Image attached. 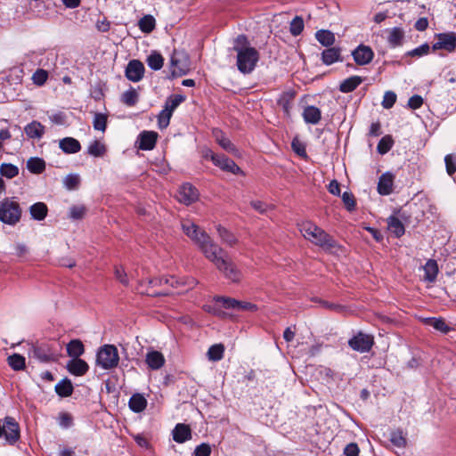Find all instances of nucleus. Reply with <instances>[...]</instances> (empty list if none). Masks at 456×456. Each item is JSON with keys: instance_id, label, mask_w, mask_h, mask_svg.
<instances>
[{"instance_id": "obj_1", "label": "nucleus", "mask_w": 456, "mask_h": 456, "mask_svg": "<svg viewBox=\"0 0 456 456\" xmlns=\"http://www.w3.org/2000/svg\"><path fill=\"white\" fill-rule=\"evenodd\" d=\"M183 232L199 247L205 257L233 282L240 280V273L233 263L228 260L226 253L209 235L190 220L182 222Z\"/></svg>"}, {"instance_id": "obj_2", "label": "nucleus", "mask_w": 456, "mask_h": 456, "mask_svg": "<svg viewBox=\"0 0 456 456\" xmlns=\"http://www.w3.org/2000/svg\"><path fill=\"white\" fill-rule=\"evenodd\" d=\"M234 51L237 53V67L243 74H248L253 71L259 61V53L250 46L247 37L240 35L234 41Z\"/></svg>"}, {"instance_id": "obj_3", "label": "nucleus", "mask_w": 456, "mask_h": 456, "mask_svg": "<svg viewBox=\"0 0 456 456\" xmlns=\"http://www.w3.org/2000/svg\"><path fill=\"white\" fill-rule=\"evenodd\" d=\"M119 355L118 349L113 345H104L102 346L96 356V362L104 370H110L118 366Z\"/></svg>"}, {"instance_id": "obj_4", "label": "nucleus", "mask_w": 456, "mask_h": 456, "mask_svg": "<svg viewBox=\"0 0 456 456\" xmlns=\"http://www.w3.org/2000/svg\"><path fill=\"white\" fill-rule=\"evenodd\" d=\"M21 216V209L18 202L5 199L0 203V220L7 224L13 225Z\"/></svg>"}, {"instance_id": "obj_5", "label": "nucleus", "mask_w": 456, "mask_h": 456, "mask_svg": "<svg viewBox=\"0 0 456 456\" xmlns=\"http://www.w3.org/2000/svg\"><path fill=\"white\" fill-rule=\"evenodd\" d=\"M171 74L173 77H182L190 69V61L186 53L175 51L171 56Z\"/></svg>"}, {"instance_id": "obj_6", "label": "nucleus", "mask_w": 456, "mask_h": 456, "mask_svg": "<svg viewBox=\"0 0 456 456\" xmlns=\"http://www.w3.org/2000/svg\"><path fill=\"white\" fill-rule=\"evenodd\" d=\"M374 344V338L371 335L359 332L348 341L349 346L357 352L367 353Z\"/></svg>"}, {"instance_id": "obj_7", "label": "nucleus", "mask_w": 456, "mask_h": 456, "mask_svg": "<svg viewBox=\"0 0 456 456\" xmlns=\"http://www.w3.org/2000/svg\"><path fill=\"white\" fill-rule=\"evenodd\" d=\"M216 302H221L225 309H233L237 311L255 312L257 306L255 304L247 301H239L232 297H217Z\"/></svg>"}, {"instance_id": "obj_8", "label": "nucleus", "mask_w": 456, "mask_h": 456, "mask_svg": "<svg viewBox=\"0 0 456 456\" xmlns=\"http://www.w3.org/2000/svg\"><path fill=\"white\" fill-rule=\"evenodd\" d=\"M437 41L432 45L433 51L445 50L449 53L456 50V34L453 32L439 33L436 35Z\"/></svg>"}, {"instance_id": "obj_9", "label": "nucleus", "mask_w": 456, "mask_h": 456, "mask_svg": "<svg viewBox=\"0 0 456 456\" xmlns=\"http://www.w3.org/2000/svg\"><path fill=\"white\" fill-rule=\"evenodd\" d=\"M179 202L191 205L199 199L198 190L190 183L183 184L176 194Z\"/></svg>"}, {"instance_id": "obj_10", "label": "nucleus", "mask_w": 456, "mask_h": 456, "mask_svg": "<svg viewBox=\"0 0 456 456\" xmlns=\"http://www.w3.org/2000/svg\"><path fill=\"white\" fill-rule=\"evenodd\" d=\"M315 245L326 251H333L338 248L335 240L321 228L315 226Z\"/></svg>"}, {"instance_id": "obj_11", "label": "nucleus", "mask_w": 456, "mask_h": 456, "mask_svg": "<svg viewBox=\"0 0 456 456\" xmlns=\"http://www.w3.org/2000/svg\"><path fill=\"white\" fill-rule=\"evenodd\" d=\"M212 162L224 171L230 172L235 175L240 174L241 172L239 166L236 165V163L232 159L225 157L224 155L217 154V156H212Z\"/></svg>"}, {"instance_id": "obj_12", "label": "nucleus", "mask_w": 456, "mask_h": 456, "mask_svg": "<svg viewBox=\"0 0 456 456\" xmlns=\"http://www.w3.org/2000/svg\"><path fill=\"white\" fill-rule=\"evenodd\" d=\"M354 61L358 65H366L370 63L374 56L373 51L370 47L360 45L356 49L352 52Z\"/></svg>"}, {"instance_id": "obj_13", "label": "nucleus", "mask_w": 456, "mask_h": 456, "mask_svg": "<svg viewBox=\"0 0 456 456\" xmlns=\"http://www.w3.org/2000/svg\"><path fill=\"white\" fill-rule=\"evenodd\" d=\"M143 73L144 66L137 60L131 61L126 69V77L133 82L140 81L143 77Z\"/></svg>"}, {"instance_id": "obj_14", "label": "nucleus", "mask_w": 456, "mask_h": 456, "mask_svg": "<svg viewBox=\"0 0 456 456\" xmlns=\"http://www.w3.org/2000/svg\"><path fill=\"white\" fill-rule=\"evenodd\" d=\"M165 357L159 351L151 350L145 355V362L148 368L156 370L162 368L165 364Z\"/></svg>"}, {"instance_id": "obj_15", "label": "nucleus", "mask_w": 456, "mask_h": 456, "mask_svg": "<svg viewBox=\"0 0 456 456\" xmlns=\"http://www.w3.org/2000/svg\"><path fill=\"white\" fill-rule=\"evenodd\" d=\"M157 138L158 134L156 132L143 131L138 138L139 148L143 151L152 150L155 147Z\"/></svg>"}, {"instance_id": "obj_16", "label": "nucleus", "mask_w": 456, "mask_h": 456, "mask_svg": "<svg viewBox=\"0 0 456 456\" xmlns=\"http://www.w3.org/2000/svg\"><path fill=\"white\" fill-rule=\"evenodd\" d=\"M89 369L88 364L80 358H72L67 362V370L75 376L85 375Z\"/></svg>"}, {"instance_id": "obj_17", "label": "nucleus", "mask_w": 456, "mask_h": 456, "mask_svg": "<svg viewBox=\"0 0 456 456\" xmlns=\"http://www.w3.org/2000/svg\"><path fill=\"white\" fill-rule=\"evenodd\" d=\"M395 176L387 172L383 174L378 183V191L380 195H389L393 191Z\"/></svg>"}, {"instance_id": "obj_18", "label": "nucleus", "mask_w": 456, "mask_h": 456, "mask_svg": "<svg viewBox=\"0 0 456 456\" xmlns=\"http://www.w3.org/2000/svg\"><path fill=\"white\" fill-rule=\"evenodd\" d=\"M213 136L216 142L227 152L235 154L237 150L234 144L225 136L222 130L218 128L213 129Z\"/></svg>"}, {"instance_id": "obj_19", "label": "nucleus", "mask_w": 456, "mask_h": 456, "mask_svg": "<svg viewBox=\"0 0 456 456\" xmlns=\"http://www.w3.org/2000/svg\"><path fill=\"white\" fill-rule=\"evenodd\" d=\"M322 61L325 65H331L341 60V48L330 46L322 53Z\"/></svg>"}, {"instance_id": "obj_20", "label": "nucleus", "mask_w": 456, "mask_h": 456, "mask_svg": "<svg viewBox=\"0 0 456 456\" xmlns=\"http://www.w3.org/2000/svg\"><path fill=\"white\" fill-rule=\"evenodd\" d=\"M422 268L424 271L423 281L429 283L434 282L436 280V276L439 272L436 261L429 259Z\"/></svg>"}, {"instance_id": "obj_21", "label": "nucleus", "mask_w": 456, "mask_h": 456, "mask_svg": "<svg viewBox=\"0 0 456 456\" xmlns=\"http://www.w3.org/2000/svg\"><path fill=\"white\" fill-rule=\"evenodd\" d=\"M191 438V431L188 425L177 424L173 430V439L179 444L184 443Z\"/></svg>"}, {"instance_id": "obj_22", "label": "nucleus", "mask_w": 456, "mask_h": 456, "mask_svg": "<svg viewBox=\"0 0 456 456\" xmlns=\"http://www.w3.org/2000/svg\"><path fill=\"white\" fill-rule=\"evenodd\" d=\"M33 357L42 362H49L53 360V354L47 345H41L33 347Z\"/></svg>"}, {"instance_id": "obj_23", "label": "nucleus", "mask_w": 456, "mask_h": 456, "mask_svg": "<svg viewBox=\"0 0 456 456\" xmlns=\"http://www.w3.org/2000/svg\"><path fill=\"white\" fill-rule=\"evenodd\" d=\"M59 147L67 154L77 153L81 150L80 142L72 137H66L61 140Z\"/></svg>"}, {"instance_id": "obj_24", "label": "nucleus", "mask_w": 456, "mask_h": 456, "mask_svg": "<svg viewBox=\"0 0 456 456\" xmlns=\"http://www.w3.org/2000/svg\"><path fill=\"white\" fill-rule=\"evenodd\" d=\"M24 131L28 137L40 139L45 134V126L38 121H32L25 126Z\"/></svg>"}, {"instance_id": "obj_25", "label": "nucleus", "mask_w": 456, "mask_h": 456, "mask_svg": "<svg viewBox=\"0 0 456 456\" xmlns=\"http://www.w3.org/2000/svg\"><path fill=\"white\" fill-rule=\"evenodd\" d=\"M362 83V78L359 76H352L339 85V91L342 93H351L354 91Z\"/></svg>"}, {"instance_id": "obj_26", "label": "nucleus", "mask_w": 456, "mask_h": 456, "mask_svg": "<svg viewBox=\"0 0 456 456\" xmlns=\"http://www.w3.org/2000/svg\"><path fill=\"white\" fill-rule=\"evenodd\" d=\"M315 38L325 47L332 46L336 40L334 33L326 29H320L315 32Z\"/></svg>"}, {"instance_id": "obj_27", "label": "nucleus", "mask_w": 456, "mask_h": 456, "mask_svg": "<svg viewBox=\"0 0 456 456\" xmlns=\"http://www.w3.org/2000/svg\"><path fill=\"white\" fill-rule=\"evenodd\" d=\"M128 404H129V408L134 412H141L146 408L147 400L145 399V397L142 395L134 394L131 396Z\"/></svg>"}, {"instance_id": "obj_28", "label": "nucleus", "mask_w": 456, "mask_h": 456, "mask_svg": "<svg viewBox=\"0 0 456 456\" xmlns=\"http://www.w3.org/2000/svg\"><path fill=\"white\" fill-rule=\"evenodd\" d=\"M29 212L33 219L42 221L47 216V206L43 202H37L30 206Z\"/></svg>"}, {"instance_id": "obj_29", "label": "nucleus", "mask_w": 456, "mask_h": 456, "mask_svg": "<svg viewBox=\"0 0 456 456\" xmlns=\"http://www.w3.org/2000/svg\"><path fill=\"white\" fill-rule=\"evenodd\" d=\"M388 230L395 234L396 238H400L404 234L405 229L403 223L396 216H389L387 218Z\"/></svg>"}, {"instance_id": "obj_30", "label": "nucleus", "mask_w": 456, "mask_h": 456, "mask_svg": "<svg viewBox=\"0 0 456 456\" xmlns=\"http://www.w3.org/2000/svg\"><path fill=\"white\" fill-rule=\"evenodd\" d=\"M84 352V345L79 339H73L67 345V354L71 358H79Z\"/></svg>"}, {"instance_id": "obj_31", "label": "nucleus", "mask_w": 456, "mask_h": 456, "mask_svg": "<svg viewBox=\"0 0 456 456\" xmlns=\"http://www.w3.org/2000/svg\"><path fill=\"white\" fill-rule=\"evenodd\" d=\"M55 392L61 397H67L72 395L73 386L69 379H64L55 385Z\"/></svg>"}, {"instance_id": "obj_32", "label": "nucleus", "mask_w": 456, "mask_h": 456, "mask_svg": "<svg viewBox=\"0 0 456 456\" xmlns=\"http://www.w3.org/2000/svg\"><path fill=\"white\" fill-rule=\"evenodd\" d=\"M404 32L401 28H394L389 31L387 41L393 47L399 46L403 44Z\"/></svg>"}, {"instance_id": "obj_33", "label": "nucleus", "mask_w": 456, "mask_h": 456, "mask_svg": "<svg viewBox=\"0 0 456 456\" xmlns=\"http://www.w3.org/2000/svg\"><path fill=\"white\" fill-rule=\"evenodd\" d=\"M224 346L223 344H215L211 346L207 353L208 358L210 361L217 362L224 357Z\"/></svg>"}, {"instance_id": "obj_34", "label": "nucleus", "mask_w": 456, "mask_h": 456, "mask_svg": "<svg viewBox=\"0 0 456 456\" xmlns=\"http://www.w3.org/2000/svg\"><path fill=\"white\" fill-rule=\"evenodd\" d=\"M186 97L183 94H173L170 95L166 102L164 109L169 110L171 113L174 112V110L185 101Z\"/></svg>"}, {"instance_id": "obj_35", "label": "nucleus", "mask_w": 456, "mask_h": 456, "mask_svg": "<svg viewBox=\"0 0 456 456\" xmlns=\"http://www.w3.org/2000/svg\"><path fill=\"white\" fill-rule=\"evenodd\" d=\"M28 169L33 174H40L45 168V163L42 159L30 158L27 162Z\"/></svg>"}, {"instance_id": "obj_36", "label": "nucleus", "mask_w": 456, "mask_h": 456, "mask_svg": "<svg viewBox=\"0 0 456 456\" xmlns=\"http://www.w3.org/2000/svg\"><path fill=\"white\" fill-rule=\"evenodd\" d=\"M217 232L221 240L228 246L232 247L237 243V239L234 237V235L224 227L218 225Z\"/></svg>"}, {"instance_id": "obj_37", "label": "nucleus", "mask_w": 456, "mask_h": 456, "mask_svg": "<svg viewBox=\"0 0 456 456\" xmlns=\"http://www.w3.org/2000/svg\"><path fill=\"white\" fill-rule=\"evenodd\" d=\"M155 19L151 15L143 16L138 22L140 29L144 33H150L155 28Z\"/></svg>"}, {"instance_id": "obj_38", "label": "nucleus", "mask_w": 456, "mask_h": 456, "mask_svg": "<svg viewBox=\"0 0 456 456\" xmlns=\"http://www.w3.org/2000/svg\"><path fill=\"white\" fill-rule=\"evenodd\" d=\"M8 364L14 370H21L25 368V358L19 354H13L7 359Z\"/></svg>"}, {"instance_id": "obj_39", "label": "nucleus", "mask_w": 456, "mask_h": 456, "mask_svg": "<svg viewBox=\"0 0 456 456\" xmlns=\"http://www.w3.org/2000/svg\"><path fill=\"white\" fill-rule=\"evenodd\" d=\"M163 63H164V59L161 56V54H159L158 53H152L147 58L148 66L154 70L160 69L163 66Z\"/></svg>"}, {"instance_id": "obj_40", "label": "nucleus", "mask_w": 456, "mask_h": 456, "mask_svg": "<svg viewBox=\"0 0 456 456\" xmlns=\"http://www.w3.org/2000/svg\"><path fill=\"white\" fill-rule=\"evenodd\" d=\"M86 213V208L84 205H74L69 208V217L72 220H80L84 218Z\"/></svg>"}, {"instance_id": "obj_41", "label": "nucleus", "mask_w": 456, "mask_h": 456, "mask_svg": "<svg viewBox=\"0 0 456 456\" xmlns=\"http://www.w3.org/2000/svg\"><path fill=\"white\" fill-rule=\"evenodd\" d=\"M428 323L431 325L436 330L441 331L442 333H448L451 330V328L447 325L445 321L442 318L436 319L432 318L428 320Z\"/></svg>"}, {"instance_id": "obj_42", "label": "nucleus", "mask_w": 456, "mask_h": 456, "mask_svg": "<svg viewBox=\"0 0 456 456\" xmlns=\"http://www.w3.org/2000/svg\"><path fill=\"white\" fill-rule=\"evenodd\" d=\"M93 126L95 130L104 132L107 126V116L102 113H95Z\"/></svg>"}, {"instance_id": "obj_43", "label": "nucleus", "mask_w": 456, "mask_h": 456, "mask_svg": "<svg viewBox=\"0 0 456 456\" xmlns=\"http://www.w3.org/2000/svg\"><path fill=\"white\" fill-rule=\"evenodd\" d=\"M105 146L100 141H94L88 147V153L94 157H101L105 153Z\"/></svg>"}, {"instance_id": "obj_44", "label": "nucleus", "mask_w": 456, "mask_h": 456, "mask_svg": "<svg viewBox=\"0 0 456 456\" xmlns=\"http://www.w3.org/2000/svg\"><path fill=\"white\" fill-rule=\"evenodd\" d=\"M121 100L127 106H134L138 101V94L135 90L130 89L123 93Z\"/></svg>"}, {"instance_id": "obj_45", "label": "nucleus", "mask_w": 456, "mask_h": 456, "mask_svg": "<svg viewBox=\"0 0 456 456\" xmlns=\"http://www.w3.org/2000/svg\"><path fill=\"white\" fill-rule=\"evenodd\" d=\"M0 173L2 175L7 178H13L19 173V169L16 166L12 164L4 163L1 165Z\"/></svg>"}, {"instance_id": "obj_46", "label": "nucleus", "mask_w": 456, "mask_h": 456, "mask_svg": "<svg viewBox=\"0 0 456 456\" xmlns=\"http://www.w3.org/2000/svg\"><path fill=\"white\" fill-rule=\"evenodd\" d=\"M63 183L67 189L75 190L79 186L80 177L77 174H70L64 178Z\"/></svg>"}, {"instance_id": "obj_47", "label": "nucleus", "mask_w": 456, "mask_h": 456, "mask_svg": "<svg viewBox=\"0 0 456 456\" xmlns=\"http://www.w3.org/2000/svg\"><path fill=\"white\" fill-rule=\"evenodd\" d=\"M393 146V140L389 135L384 136L378 143V151L380 154H386Z\"/></svg>"}, {"instance_id": "obj_48", "label": "nucleus", "mask_w": 456, "mask_h": 456, "mask_svg": "<svg viewBox=\"0 0 456 456\" xmlns=\"http://www.w3.org/2000/svg\"><path fill=\"white\" fill-rule=\"evenodd\" d=\"M342 201H343L346 208L349 212H352L355 209L356 202H355L354 196L353 195L352 192L345 191L342 194Z\"/></svg>"}, {"instance_id": "obj_49", "label": "nucleus", "mask_w": 456, "mask_h": 456, "mask_svg": "<svg viewBox=\"0 0 456 456\" xmlns=\"http://www.w3.org/2000/svg\"><path fill=\"white\" fill-rule=\"evenodd\" d=\"M173 113L169 110L163 109L158 116L159 127L160 129L166 128L170 122Z\"/></svg>"}, {"instance_id": "obj_50", "label": "nucleus", "mask_w": 456, "mask_h": 456, "mask_svg": "<svg viewBox=\"0 0 456 456\" xmlns=\"http://www.w3.org/2000/svg\"><path fill=\"white\" fill-rule=\"evenodd\" d=\"M293 151L300 157L306 158L305 145L298 137H295L291 142Z\"/></svg>"}, {"instance_id": "obj_51", "label": "nucleus", "mask_w": 456, "mask_h": 456, "mask_svg": "<svg viewBox=\"0 0 456 456\" xmlns=\"http://www.w3.org/2000/svg\"><path fill=\"white\" fill-rule=\"evenodd\" d=\"M216 297H214V301H215L214 305H205L203 306V309L209 314H212L219 316V317H223V316H224L225 314L224 311H222L220 309L219 305L222 306V303L216 302Z\"/></svg>"}, {"instance_id": "obj_52", "label": "nucleus", "mask_w": 456, "mask_h": 456, "mask_svg": "<svg viewBox=\"0 0 456 456\" xmlns=\"http://www.w3.org/2000/svg\"><path fill=\"white\" fill-rule=\"evenodd\" d=\"M48 78V72L45 69H38L32 76L33 83L37 86H43Z\"/></svg>"}, {"instance_id": "obj_53", "label": "nucleus", "mask_w": 456, "mask_h": 456, "mask_svg": "<svg viewBox=\"0 0 456 456\" xmlns=\"http://www.w3.org/2000/svg\"><path fill=\"white\" fill-rule=\"evenodd\" d=\"M304 28V21L301 18L296 17L290 22L289 30L293 36L299 35Z\"/></svg>"}, {"instance_id": "obj_54", "label": "nucleus", "mask_w": 456, "mask_h": 456, "mask_svg": "<svg viewBox=\"0 0 456 456\" xmlns=\"http://www.w3.org/2000/svg\"><path fill=\"white\" fill-rule=\"evenodd\" d=\"M429 50L430 46L426 43L411 51H409L406 54L411 57H421L427 55L429 53Z\"/></svg>"}, {"instance_id": "obj_55", "label": "nucleus", "mask_w": 456, "mask_h": 456, "mask_svg": "<svg viewBox=\"0 0 456 456\" xmlns=\"http://www.w3.org/2000/svg\"><path fill=\"white\" fill-rule=\"evenodd\" d=\"M301 234L308 240L312 241L314 238L313 225L310 222H305L299 225Z\"/></svg>"}, {"instance_id": "obj_56", "label": "nucleus", "mask_w": 456, "mask_h": 456, "mask_svg": "<svg viewBox=\"0 0 456 456\" xmlns=\"http://www.w3.org/2000/svg\"><path fill=\"white\" fill-rule=\"evenodd\" d=\"M444 162L448 175H452L456 172V158L452 154H448L444 158Z\"/></svg>"}, {"instance_id": "obj_57", "label": "nucleus", "mask_w": 456, "mask_h": 456, "mask_svg": "<svg viewBox=\"0 0 456 456\" xmlns=\"http://www.w3.org/2000/svg\"><path fill=\"white\" fill-rule=\"evenodd\" d=\"M396 101V94L394 92L387 91L385 93L383 101H382V106L385 109H390L393 107Z\"/></svg>"}, {"instance_id": "obj_58", "label": "nucleus", "mask_w": 456, "mask_h": 456, "mask_svg": "<svg viewBox=\"0 0 456 456\" xmlns=\"http://www.w3.org/2000/svg\"><path fill=\"white\" fill-rule=\"evenodd\" d=\"M151 284H152L153 286L157 285V284H170L171 286H177L179 284V281L175 278V277H162V278H158V279H154V280H151L149 281Z\"/></svg>"}, {"instance_id": "obj_59", "label": "nucleus", "mask_w": 456, "mask_h": 456, "mask_svg": "<svg viewBox=\"0 0 456 456\" xmlns=\"http://www.w3.org/2000/svg\"><path fill=\"white\" fill-rule=\"evenodd\" d=\"M211 447L208 444L203 443L194 450V456H210Z\"/></svg>"}, {"instance_id": "obj_60", "label": "nucleus", "mask_w": 456, "mask_h": 456, "mask_svg": "<svg viewBox=\"0 0 456 456\" xmlns=\"http://www.w3.org/2000/svg\"><path fill=\"white\" fill-rule=\"evenodd\" d=\"M390 440L392 444L397 447H404L406 444V440L403 437L402 432L392 433Z\"/></svg>"}, {"instance_id": "obj_61", "label": "nucleus", "mask_w": 456, "mask_h": 456, "mask_svg": "<svg viewBox=\"0 0 456 456\" xmlns=\"http://www.w3.org/2000/svg\"><path fill=\"white\" fill-rule=\"evenodd\" d=\"M73 423L71 415L68 412H61L59 415V424L62 428H69Z\"/></svg>"}, {"instance_id": "obj_62", "label": "nucleus", "mask_w": 456, "mask_h": 456, "mask_svg": "<svg viewBox=\"0 0 456 456\" xmlns=\"http://www.w3.org/2000/svg\"><path fill=\"white\" fill-rule=\"evenodd\" d=\"M423 104V98L420 95L415 94L408 101V106L412 110H417Z\"/></svg>"}, {"instance_id": "obj_63", "label": "nucleus", "mask_w": 456, "mask_h": 456, "mask_svg": "<svg viewBox=\"0 0 456 456\" xmlns=\"http://www.w3.org/2000/svg\"><path fill=\"white\" fill-rule=\"evenodd\" d=\"M115 276L117 280H118L119 282H121L123 285H128V279L126 273L122 267H116Z\"/></svg>"}, {"instance_id": "obj_64", "label": "nucleus", "mask_w": 456, "mask_h": 456, "mask_svg": "<svg viewBox=\"0 0 456 456\" xmlns=\"http://www.w3.org/2000/svg\"><path fill=\"white\" fill-rule=\"evenodd\" d=\"M344 453L346 456H358L359 448L356 444H349L346 446Z\"/></svg>"}]
</instances>
